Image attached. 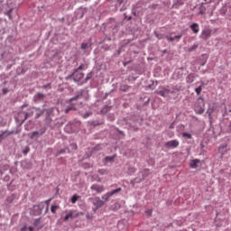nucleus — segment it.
Wrapping results in <instances>:
<instances>
[{"mask_svg": "<svg viewBox=\"0 0 231 231\" xmlns=\"http://www.w3.org/2000/svg\"><path fill=\"white\" fill-rule=\"evenodd\" d=\"M205 3H202L199 8V15H205V14H210L212 15V10H210V5L208 0H204Z\"/></svg>", "mask_w": 231, "mask_h": 231, "instance_id": "nucleus-1", "label": "nucleus"}, {"mask_svg": "<svg viewBox=\"0 0 231 231\" xmlns=\"http://www.w3.org/2000/svg\"><path fill=\"white\" fill-rule=\"evenodd\" d=\"M29 116H33V111H31L30 113H28V112H19L17 116H16V119L21 124H24V122H26V120H28Z\"/></svg>", "mask_w": 231, "mask_h": 231, "instance_id": "nucleus-2", "label": "nucleus"}, {"mask_svg": "<svg viewBox=\"0 0 231 231\" xmlns=\"http://www.w3.org/2000/svg\"><path fill=\"white\" fill-rule=\"evenodd\" d=\"M194 111L195 113H197V115H203V113H205V104L203 103V101L198 100L195 103Z\"/></svg>", "mask_w": 231, "mask_h": 231, "instance_id": "nucleus-3", "label": "nucleus"}, {"mask_svg": "<svg viewBox=\"0 0 231 231\" xmlns=\"http://www.w3.org/2000/svg\"><path fill=\"white\" fill-rule=\"evenodd\" d=\"M90 190L95 192V194H102V192H105L106 187H104V185L95 183L90 187Z\"/></svg>", "mask_w": 231, "mask_h": 231, "instance_id": "nucleus-4", "label": "nucleus"}, {"mask_svg": "<svg viewBox=\"0 0 231 231\" xmlns=\"http://www.w3.org/2000/svg\"><path fill=\"white\" fill-rule=\"evenodd\" d=\"M164 147H166V149H176V147H180V141L176 139L168 141L164 143Z\"/></svg>", "mask_w": 231, "mask_h": 231, "instance_id": "nucleus-5", "label": "nucleus"}, {"mask_svg": "<svg viewBox=\"0 0 231 231\" xmlns=\"http://www.w3.org/2000/svg\"><path fill=\"white\" fill-rule=\"evenodd\" d=\"M89 200L93 203L94 207H97V208L104 207V201L100 199V197L90 198Z\"/></svg>", "mask_w": 231, "mask_h": 231, "instance_id": "nucleus-6", "label": "nucleus"}, {"mask_svg": "<svg viewBox=\"0 0 231 231\" xmlns=\"http://www.w3.org/2000/svg\"><path fill=\"white\" fill-rule=\"evenodd\" d=\"M212 37V31L211 29H204L201 32L200 38L203 39L204 41H208Z\"/></svg>", "mask_w": 231, "mask_h": 231, "instance_id": "nucleus-7", "label": "nucleus"}, {"mask_svg": "<svg viewBox=\"0 0 231 231\" xmlns=\"http://www.w3.org/2000/svg\"><path fill=\"white\" fill-rule=\"evenodd\" d=\"M73 79L75 82H80L82 79H84V73L79 69H75L74 73L72 74Z\"/></svg>", "mask_w": 231, "mask_h": 231, "instance_id": "nucleus-8", "label": "nucleus"}, {"mask_svg": "<svg viewBox=\"0 0 231 231\" xmlns=\"http://www.w3.org/2000/svg\"><path fill=\"white\" fill-rule=\"evenodd\" d=\"M190 30L193 31V32L195 33H199V23H192L190 26H189Z\"/></svg>", "mask_w": 231, "mask_h": 231, "instance_id": "nucleus-9", "label": "nucleus"}, {"mask_svg": "<svg viewBox=\"0 0 231 231\" xmlns=\"http://www.w3.org/2000/svg\"><path fill=\"white\" fill-rule=\"evenodd\" d=\"M199 159H194L190 162L189 163V167L191 169H198V164L199 163Z\"/></svg>", "mask_w": 231, "mask_h": 231, "instance_id": "nucleus-10", "label": "nucleus"}, {"mask_svg": "<svg viewBox=\"0 0 231 231\" xmlns=\"http://www.w3.org/2000/svg\"><path fill=\"white\" fill-rule=\"evenodd\" d=\"M42 134H44V132L40 133L38 131H35L32 134H31L30 138L31 140H33V138H39V136H42Z\"/></svg>", "mask_w": 231, "mask_h": 231, "instance_id": "nucleus-11", "label": "nucleus"}, {"mask_svg": "<svg viewBox=\"0 0 231 231\" xmlns=\"http://www.w3.org/2000/svg\"><path fill=\"white\" fill-rule=\"evenodd\" d=\"M195 79H196V76H194V74H189L188 77L186 78L187 84H192Z\"/></svg>", "mask_w": 231, "mask_h": 231, "instance_id": "nucleus-12", "label": "nucleus"}, {"mask_svg": "<svg viewBox=\"0 0 231 231\" xmlns=\"http://www.w3.org/2000/svg\"><path fill=\"white\" fill-rule=\"evenodd\" d=\"M69 111H77V106H75V104H71L65 109V115H68Z\"/></svg>", "mask_w": 231, "mask_h": 231, "instance_id": "nucleus-13", "label": "nucleus"}, {"mask_svg": "<svg viewBox=\"0 0 231 231\" xmlns=\"http://www.w3.org/2000/svg\"><path fill=\"white\" fill-rule=\"evenodd\" d=\"M226 147H228L227 144H223L219 146L218 151L219 152H221L222 156L225 155V153L226 152Z\"/></svg>", "mask_w": 231, "mask_h": 231, "instance_id": "nucleus-14", "label": "nucleus"}, {"mask_svg": "<svg viewBox=\"0 0 231 231\" xmlns=\"http://www.w3.org/2000/svg\"><path fill=\"white\" fill-rule=\"evenodd\" d=\"M167 93H171V89L164 88L161 91H158L157 95H160L161 97H165V95H167Z\"/></svg>", "mask_w": 231, "mask_h": 231, "instance_id": "nucleus-15", "label": "nucleus"}, {"mask_svg": "<svg viewBox=\"0 0 231 231\" xmlns=\"http://www.w3.org/2000/svg\"><path fill=\"white\" fill-rule=\"evenodd\" d=\"M118 192H122V188H118L116 189H113L112 191L108 192V196L113 197L115 194H118Z\"/></svg>", "mask_w": 231, "mask_h": 231, "instance_id": "nucleus-16", "label": "nucleus"}, {"mask_svg": "<svg viewBox=\"0 0 231 231\" xmlns=\"http://www.w3.org/2000/svg\"><path fill=\"white\" fill-rule=\"evenodd\" d=\"M34 226H36L38 230H41V228H42V225L41 224V219H36L34 221Z\"/></svg>", "mask_w": 231, "mask_h": 231, "instance_id": "nucleus-17", "label": "nucleus"}, {"mask_svg": "<svg viewBox=\"0 0 231 231\" xmlns=\"http://www.w3.org/2000/svg\"><path fill=\"white\" fill-rule=\"evenodd\" d=\"M182 137L183 138H187L188 140H192V134H189V133H182Z\"/></svg>", "mask_w": 231, "mask_h": 231, "instance_id": "nucleus-18", "label": "nucleus"}, {"mask_svg": "<svg viewBox=\"0 0 231 231\" xmlns=\"http://www.w3.org/2000/svg\"><path fill=\"white\" fill-rule=\"evenodd\" d=\"M79 199H80V196H79V195H74V196L71 198V203H73V204L77 203V201H79Z\"/></svg>", "mask_w": 231, "mask_h": 231, "instance_id": "nucleus-19", "label": "nucleus"}, {"mask_svg": "<svg viewBox=\"0 0 231 231\" xmlns=\"http://www.w3.org/2000/svg\"><path fill=\"white\" fill-rule=\"evenodd\" d=\"M149 174H151V172H149V170L145 169L143 171V180H145V178H147V176H149Z\"/></svg>", "mask_w": 231, "mask_h": 231, "instance_id": "nucleus-20", "label": "nucleus"}, {"mask_svg": "<svg viewBox=\"0 0 231 231\" xmlns=\"http://www.w3.org/2000/svg\"><path fill=\"white\" fill-rule=\"evenodd\" d=\"M98 174H100L101 176H104V175L107 174V171L105 169H100V170H98Z\"/></svg>", "mask_w": 231, "mask_h": 231, "instance_id": "nucleus-21", "label": "nucleus"}, {"mask_svg": "<svg viewBox=\"0 0 231 231\" xmlns=\"http://www.w3.org/2000/svg\"><path fill=\"white\" fill-rule=\"evenodd\" d=\"M111 198V195H109V192H106L105 195L102 196V199H105V201H107Z\"/></svg>", "mask_w": 231, "mask_h": 231, "instance_id": "nucleus-22", "label": "nucleus"}, {"mask_svg": "<svg viewBox=\"0 0 231 231\" xmlns=\"http://www.w3.org/2000/svg\"><path fill=\"white\" fill-rule=\"evenodd\" d=\"M70 217H73L72 212H69L68 215L65 216L64 221H68L69 219H70Z\"/></svg>", "mask_w": 231, "mask_h": 231, "instance_id": "nucleus-23", "label": "nucleus"}, {"mask_svg": "<svg viewBox=\"0 0 231 231\" xmlns=\"http://www.w3.org/2000/svg\"><path fill=\"white\" fill-rule=\"evenodd\" d=\"M202 89L203 88L199 86V88H195V92L197 93V95H201Z\"/></svg>", "mask_w": 231, "mask_h": 231, "instance_id": "nucleus-24", "label": "nucleus"}, {"mask_svg": "<svg viewBox=\"0 0 231 231\" xmlns=\"http://www.w3.org/2000/svg\"><path fill=\"white\" fill-rule=\"evenodd\" d=\"M196 50H198V44H194L193 46H191L189 50H188V51H196Z\"/></svg>", "mask_w": 231, "mask_h": 231, "instance_id": "nucleus-25", "label": "nucleus"}, {"mask_svg": "<svg viewBox=\"0 0 231 231\" xmlns=\"http://www.w3.org/2000/svg\"><path fill=\"white\" fill-rule=\"evenodd\" d=\"M57 208H59V206H51V211L52 212V214H55V212H57Z\"/></svg>", "mask_w": 231, "mask_h": 231, "instance_id": "nucleus-26", "label": "nucleus"}, {"mask_svg": "<svg viewBox=\"0 0 231 231\" xmlns=\"http://www.w3.org/2000/svg\"><path fill=\"white\" fill-rule=\"evenodd\" d=\"M106 162H113L115 160V156H107L105 158Z\"/></svg>", "mask_w": 231, "mask_h": 231, "instance_id": "nucleus-27", "label": "nucleus"}, {"mask_svg": "<svg viewBox=\"0 0 231 231\" xmlns=\"http://www.w3.org/2000/svg\"><path fill=\"white\" fill-rule=\"evenodd\" d=\"M91 112H87V113H85L83 116H82V117L83 118H89V116H91Z\"/></svg>", "mask_w": 231, "mask_h": 231, "instance_id": "nucleus-28", "label": "nucleus"}, {"mask_svg": "<svg viewBox=\"0 0 231 231\" xmlns=\"http://www.w3.org/2000/svg\"><path fill=\"white\" fill-rule=\"evenodd\" d=\"M78 69L79 71H82V69H86V65H84V64H81L78 69Z\"/></svg>", "mask_w": 231, "mask_h": 231, "instance_id": "nucleus-29", "label": "nucleus"}, {"mask_svg": "<svg viewBox=\"0 0 231 231\" xmlns=\"http://www.w3.org/2000/svg\"><path fill=\"white\" fill-rule=\"evenodd\" d=\"M187 0H177V5H185V2H186Z\"/></svg>", "mask_w": 231, "mask_h": 231, "instance_id": "nucleus-30", "label": "nucleus"}, {"mask_svg": "<svg viewBox=\"0 0 231 231\" xmlns=\"http://www.w3.org/2000/svg\"><path fill=\"white\" fill-rule=\"evenodd\" d=\"M37 97H38V98H39L40 100H42V98H44V94H42V93H38V94H37Z\"/></svg>", "mask_w": 231, "mask_h": 231, "instance_id": "nucleus-31", "label": "nucleus"}, {"mask_svg": "<svg viewBox=\"0 0 231 231\" xmlns=\"http://www.w3.org/2000/svg\"><path fill=\"white\" fill-rule=\"evenodd\" d=\"M81 50H88V43H82Z\"/></svg>", "mask_w": 231, "mask_h": 231, "instance_id": "nucleus-32", "label": "nucleus"}, {"mask_svg": "<svg viewBox=\"0 0 231 231\" xmlns=\"http://www.w3.org/2000/svg\"><path fill=\"white\" fill-rule=\"evenodd\" d=\"M167 41H169L170 42H174L175 39L174 37H167Z\"/></svg>", "mask_w": 231, "mask_h": 231, "instance_id": "nucleus-33", "label": "nucleus"}, {"mask_svg": "<svg viewBox=\"0 0 231 231\" xmlns=\"http://www.w3.org/2000/svg\"><path fill=\"white\" fill-rule=\"evenodd\" d=\"M79 96H76V97H71V98L69 99V102H73V100H79Z\"/></svg>", "mask_w": 231, "mask_h": 231, "instance_id": "nucleus-34", "label": "nucleus"}, {"mask_svg": "<svg viewBox=\"0 0 231 231\" xmlns=\"http://www.w3.org/2000/svg\"><path fill=\"white\" fill-rule=\"evenodd\" d=\"M23 154H27L30 152V149L27 147L23 151Z\"/></svg>", "mask_w": 231, "mask_h": 231, "instance_id": "nucleus-35", "label": "nucleus"}, {"mask_svg": "<svg viewBox=\"0 0 231 231\" xmlns=\"http://www.w3.org/2000/svg\"><path fill=\"white\" fill-rule=\"evenodd\" d=\"M181 37H182V34H178V35H175L173 38L176 40V39H178V40H180V39H181Z\"/></svg>", "mask_w": 231, "mask_h": 231, "instance_id": "nucleus-36", "label": "nucleus"}, {"mask_svg": "<svg viewBox=\"0 0 231 231\" xmlns=\"http://www.w3.org/2000/svg\"><path fill=\"white\" fill-rule=\"evenodd\" d=\"M51 202V199H49L45 200V204L47 205V207L50 206Z\"/></svg>", "mask_w": 231, "mask_h": 231, "instance_id": "nucleus-37", "label": "nucleus"}, {"mask_svg": "<svg viewBox=\"0 0 231 231\" xmlns=\"http://www.w3.org/2000/svg\"><path fill=\"white\" fill-rule=\"evenodd\" d=\"M91 79V73H88L86 78V82Z\"/></svg>", "mask_w": 231, "mask_h": 231, "instance_id": "nucleus-38", "label": "nucleus"}, {"mask_svg": "<svg viewBox=\"0 0 231 231\" xmlns=\"http://www.w3.org/2000/svg\"><path fill=\"white\" fill-rule=\"evenodd\" d=\"M43 89H46V88H51V84H47V85H44L43 87Z\"/></svg>", "mask_w": 231, "mask_h": 231, "instance_id": "nucleus-39", "label": "nucleus"}, {"mask_svg": "<svg viewBox=\"0 0 231 231\" xmlns=\"http://www.w3.org/2000/svg\"><path fill=\"white\" fill-rule=\"evenodd\" d=\"M42 112H38V113L36 114V118L41 117V116H42Z\"/></svg>", "mask_w": 231, "mask_h": 231, "instance_id": "nucleus-40", "label": "nucleus"}, {"mask_svg": "<svg viewBox=\"0 0 231 231\" xmlns=\"http://www.w3.org/2000/svg\"><path fill=\"white\" fill-rule=\"evenodd\" d=\"M64 152H66V150L61 149V150L59 152V154H64Z\"/></svg>", "mask_w": 231, "mask_h": 231, "instance_id": "nucleus-41", "label": "nucleus"}, {"mask_svg": "<svg viewBox=\"0 0 231 231\" xmlns=\"http://www.w3.org/2000/svg\"><path fill=\"white\" fill-rule=\"evenodd\" d=\"M146 212H147V214H149V216H151L152 214V210H148Z\"/></svg>", "mask_w": 231, "mask_h": 231, "instance_id": "nucleus-42", "label": "nucleus"}, {"mask_svg": "<svg viewBox=\"0 0 231 231\" xmlns=\"http://www.w3.org/2000/svg\"><path fill=\"white\" fill-rule=\"evenodd\" d=\"M5 134H6V132H3V134H0V138H1L2 136H5Z\"/></svg>", "mask_w": 231, "mask_h": 231, "instance_id": "nucleus-43", "label": "nucleus"}, {"mask_svg": "<svg viewBox=\"0 0 231 231\" xmlns=\"http://www.w3.org/2000/svg\"><path fill=\"white\" fill-rule=\"evenodd\" d=\"M117 2L119 3V5H122V3H124V0H117Z\"/></svg>", "mask_w": 231, "mask_h": 231, "instance_id": "nucleus-44", "label": "nucleus"}, {"mask_svg": "<svg viewBox=\"0 0 231 231\" xmlns=\"http://www.w3.org/2000/svg\"><path fill=\"white\" fill-rule=\"evenodd\" d=\"M21 231H26V226L22 227Z\"/></svg>", "mask_w": 231, "mask_h": 231, "instance_id": "nucleus-45", "label": "nucleus"}, {"mask_svg": "<svg viewBox=\"0 0 231 231\" xmlns=\"http://www.w3.org/2000/svg\"><path fill=\"white\" fill-rule=\"evenodd\" d=\"M123 91H127L129 89V87H126V88H122Z\"/></svg>", "mask_w": 231, "mask_h": 231, "instance_id": "nucleus-46", "label": "nucleus"}, {"mask_svg": "<svg viewBox=\"0 0 231 231\" xmlns=\"http://www.w3.org/2000/svg\"><path fill=\"white\" fill-rule=\"evenodd\" d=\"M3 91H4V93H8V89H6V88H4Z\"/></svg>", "mask_w": 231, "mask_h": 231, "instance_id": "nucleus-47", "label": "nucleus"}, {"mask_svg": "<svg viewBox=\"0 0 231 231\" xmlns=\"http://www.w3.org/2000/svg\"><path fill=\"white\" fill-rule=\"evenodd\" d=\"M29 230H30V231H33V227L29 226Z\"/></svg>", "mask_w": 231, "mask_h": 231, "instance_id": "nucleus-48", "label": "nucleus"}, {"mask_svg": "<svg viewBox=\"0 0 231 231\" xmlns=\"http://www.w3.org/2000/svg\"><path fill=\"white\" fill-rule=\"evenodd\" d=\"M87 218L91 219V217H89V215H87Z\"/></svg>", "mask_w": 231, "mask_h": 231, "instance_id": "nucleus-49", "label": "nucleus"}, {"mask_svg": "<svg viewBox=\"0 0 231 231\" xmlns=\"http://www.w3.org/2000/svg\"><path fill=\"white\" fill-rule=\"evenodd\" d=\"M214 0H208V3H212Z\"/></svg>", "mask_w": 231, "mask_h": 231, "instance_id": "nucleus-50", "label": "nucleus"}, {"mask_svg": "<svg viewBox=\"0 0 231 231\" xmlns=\"http://www.w3.org/2000/svg\"><path fill=\"white\" fill-rule=\"evenodd\" d=\"M200 65H201V66H205V62L201 63Z\"/></svg>", "mask_w": 231, "mask_h": 231, "instance_id": "nucleus-51", "label": "nucleus"}, {"mask_svg": "<svg viewBox=\"0 0 231 231\" xmlns=\"http://www.w3.org/2000/svg\"><path fill=\"white\" fill-rule=\"evenodd\" d=\"M163 53H167V51H166V50H164V51H163Z\"/></svg>", "mask_w": 231, "mask_h": 231, "instance_id": "nucleus-52", "label": "nucleus"}, {"mask_svg": "<svg viewBox=\"0 0 231 231\" xmlns=\"http://www.w3.org/2000/svg\"><path fill=\"white\" fill-rule=\"evenodd\" d=\"M75 149H77V144H74Z\"/></svg>", "mask_w": 231, "mask_h": 231, "instance_id": "nucleus-53", "label": "nucleus"}, {"mask_svg": "<svg viewBox=\"0 0 231 231\" xmlns=\"http://www.w3.org/2000/svg\"><path fill=\"white\" fill-rule=\"evenodd\" d=\"M128 20L131 21V17H129Z\"/></svg>", "mask_w": 231, "mask_h": 231, "instance_id": "nucleus-54", "label": "nucleus"}, {"mask_svg": "<svg viewBox=\"0 0 231 231\" xmlns=\"http://www.w3.org/2000/svg\"><path fill=\"white\" fill-rule=\"evenodd\" d=\"M97 181H100V179H98Z\"/></svg>", "mask_w": 231, "mask_h": 231, "instance_id": "nucleus-55", "label": "nucleus"}, {"mask_svg": "<svg viewBox=\"0 0 231 231\" xmlns=\"http://www.w3.org/2000/svg\"><path fill=\"white\" fill-rule=\"evenodd\" d=\"M156 37H158V34H156Z\"/></svg>", "mask_w": 231, "mask_h": 231, "instance_id": "nucleus-56", "label": "nucleus"}]
</instances>
